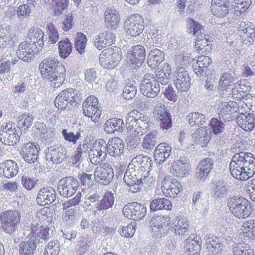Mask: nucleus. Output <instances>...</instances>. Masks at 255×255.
I'll return each mask as SVG.
<instances>
[{
    "label": "nucleus",
    "mask_w": 255,
    "mask_h": 255,
    "mask_svg": "<svg viewBox=\"0 0 255 255\" xmlns=\"http://www.w3.org/2000/svg\"><path fill=\"white\" fill-rule=\"evenodd\" d=\"M240 235L249 239L255 238V219L248 220L243 223Z\"/></svg>",
    "instance_id": "41"
},
{
    "label": "nucleus",
    "mask_w": 255,
    "mask_h": 255,
    "mask_svg": "<svg viewBox=\"0 0 255 255\" xmlns=\"http://www.w3.org/2000/svg\"><path fill=\"white\" fill-rule=\"evenodd\" d=\"M173 84L177 90L181 92L187 91L191 85V78L187 70L178 67L174 72Z\"/></svg>",
    "instance_id": "16"
},
{
    "label": "nucleus",
    "mask_w": 255,
    "mask_h": 255,
    "mask_svg": "<svg viewBox=\"0 0 255 255\" xmlns=\"http://www.w3.org/2000/svg\"><path fill=\"white\" fill-rule=\"evenodd\" d=\"M170 171L175 176L180 178L187 176L188 172V168L187 165L179 160H177L172 163Z\"/></svg>",
    "instance_id": "47"
},
{
    "label": "nucleus",
    "mask_w": 255,
    "mask_h": 255,
    "mask_svg": "<svg viewBox=\"0 0 255 255\" xmlns=\"http://www.w3.org/2000/svg\"><path fill=\"white\" fill-rule=\"evenodd\" d=\"M251 4V0H235L232 6L237 15H241L248 10Z\"/></svg>",
    "instance_id": "52"
},
{
    "label": "nucleus",
    "mask_w": 255,
    "mask_h": 255,
    "mask_svg": "<svg viewBox=\"0 0 255 255\" xmlns=\"http://www.w3.org/2000/svg\"><path fill=\"white\" fill-rule=\"evenodd\" d=\"M56 198L55 190L51 187H45L41 188L38 192L36 201L41 206L50 205L54 202Z\"/></svg>",
    "instance_id": "30"
},
{
    "label": "nucleus",
    "mask_w": 255,
    "mask_h": 255,
    "mask_svg": "<svg viewBox=\"0 0 255 255\" xmlns=\"http://www.w3.org/2000/svg\"><path fill=\"white\" fill-rule=\"evenodd\" d=\"M106 145L105 141L102 138L96 140L93 143L89 155L90 160L93 164L97 165L102 161L101 156Z\"/></svg>",
    "instance_id": "26"
},
{
    "label": "nucleus",
    "mask_w": 255,
    "mask_h": 255,
    "mask_svg": "<svg viewBox=\"0 0 255 255\" xmlns=\"http://www.w3.org/2000/svg\"><path fill=\"white\" fill-rule=\"evenodd\" d=\"M130 163L132 164L134 167L146 178L151 170L152 160L148 156L139 155L133 159Z\"/></svg>",
    "instance_id": "23"
},
{
    "label": "nucleus",
    "mask_w": 255,
    "mask_h": 255,
    "mask_svg": "<svg viewBox=\"0 0 255 255\" xmlns=\"http://www.w3.org/2000/svg\"><path fill=\"white\" fill-rule=\"evenodd\" d=\"M235 81V78L231 72H225L219 80V87L222 91L227 90L234 84Z\"/></svg>",
    "instance_id": "50"
},
{
    "label": "nucleus",
    "mask_w": 255,
    "mask_h": 255,
    "mask_svg": "<svg viewBox=\"0 0 255 255\" xmlns=\"http://www.w3.org/2000/svg\"><path fill=\"white\" fill-rule=\"evenodd\" d=\"M37 248L36 242L30 238L22 241L19 244V253L20 255H33Z\"/></svg>",
    "instance_id": "45"
},
{
    "label": "nucleus",
    "mask_w": 255,
    "mask_h": 255,
    "mask_svg": "<svg viewBox=\"0 0 255 255\" xmlns=\"http://www.w3.org/2000/svg\"><path fill=\"white\" fill-rule=\"evenodd\" d=\"M104 18L105 25L108 28L111 30L117 28L120 23V16L117 10L111 8L106 9Z\"/></svg>",
    "instance_id": "35"
},
{
    "label": "nucleus",
    "mask_w": 255,
    "mask_h": 255,
    "mask_svg": "<svg viewBox=\"0 0 255 255\" xmlns=\"http://www.w3.org/2000/svg\"><path fill=\"white\" fill-rule=\"evenodd\" d=\"M136 231L135 226L131 223L120 228L118 231L120 235L125 238L132 237Z\"/></svg>",
    "instance_id": "62"
},
{
    "label": "nucleus",
    "mask_w": 255,
    "mask_h": 255,
    "mask_svg": "<svg viewBox=\"0 0 255 255\" xmlns=\"http://www.w3.org/2000/svg\"><path fill=\"white\" fill-rule=\"evenodd\" d=\"M187 118L191 126H200L205 123V116L198 112L189 113Z\"/></svg>",
    "instance_id": "54"
},
{
    "label": "nucleus",
    "mask_w": 255,
    "mask_h": 255,
    "mask_svg": "<svg viewBox=\"0 0 255 255\" xmlns=\"http://www.w3.org/2000/svg\"><path fill=\"white\" fill-rule=\"evenodd\" d=\"M84 115L94 122H98L102 114V110L98 98L91 95L86 98L82 104Z\"/></svg>",
    "instance_id": "11"
},
{
    "label": "nucleus",
    "mask_w": 255,
    "mask_h": 255,
    "mask_svg": "<svg viewBox=\"0 0 255 255\" xmlns=\"http://www.w3.org/2000/svg\"><path fill=\"white\" fill-rule=\"evenodd\" d=\"M231 175L236 179L245 181L252 177L255 172V158L251 153L235 154L230 163Z\"/></svg>",
    "instance_id": "3"
},
{
    "label": "nucleus",
    "mask_w": 255,
    "mask_h": 255,
    "mask_svg": "<svg viewBox=\"0 0 255 255\" xmlns=\"http://www.w3.org/2000/svg\"><path fill=\"white\" fill-rule=\"evenodd\" d=\"M149 225L153 236L160 238L168 235L171 231L174 232L175 235L183 236L188 233L190 228L189 222L181 216L176 217L173 226L171 224L170 218L167 215L153 217Z\"/></svg>",
    "instance_id": "1"
},
{
    "label": "nucleus",
    "mask_w": 255,
    "mask_h": 255,
    "mask_svg": "<svg viewBox=\"0 0 255 255\" xmlns=\"http://www.w3.org/2000/svg\"><path fill=\"white\" fill-rule=\"evenodd\" d=\"M187 22L189 33L195 37L194 46L196 52L199 54L210 53L212 50V44L209 38H206L204 27L192 18H188Z\"/></svg>",
    "instance_id": "4"
},
{
    "label": "nucleus",
    "mask_w": 255,
    "mask_h": 255,
    "mask_svg": "<svg viewBox=\"0 0 255 255\" xmlns=\"http://www.w3.org/2000/svg\"><path fill=\"white\" fill-rule=\"evenodd\" d=\"M49 230L50 228L47 225H42L39 227L38 223L31 224L28 238H30L35 242L38 239L47 240L49 237Z\"/></svg>",
    "instance_id": "33"
},
{
    "label": "nucleus",
    "mask_w": 255,
    "mask_h": 255,
    "mask_svg": "<svg viewBox=\"0 0 255 255\" xmlns=\"http://www.w3.org/2000/svg\"><path fill=\"white\" fill-rule=\"evenodd\" d=\"M237 34L243 43L250 45L255 40V26L251 22H242L238 27Z\"/></svg>",
    "instance_id": "20"
},
{
    "label": "nucleus",
    "mask_w": 255,
    "mask_h": 255,
    "mask_svg": "<svg viewBox=\"0 0 255 255\" xmlns=\"http://www.w3.org/2000/svg\"><path fill=\"white\" fill-rule=\"evenodd\" d=\"M68 103L72 104L80 99V94L78 91L73 88H67L61 92Z\"/></svg>",
    "instance_id": "56"
},
{
    "label": "nucleus",
    "mask_w": 255,
    "mask_h": 255,
    "mask_svg": "<svg viewBox=\"0 0 255 255\" xmlns=\"http://www.w3.org/2000/svg\"><path fill=\"white\" fill-rule=\"evenodd\" d=\"M216 118H213L211 119L209 127L210 130L214 134L217 135L222 132L224 130V124Z\"/></svg>",
    "instance_id": "60"
},
{
    "label": "nucleus",
    "mask_w": 255,
    "mask_h": 255,
    "mask_svg": "<svg viewBox=\"0 0 255 255\" xmlns=\"http://www.w3.org/2000/svg\"><path fill=\"white\" fill-rule=\"evenodd\" d=\"M21 214L18 210H7L0 213L1 229L8 234H12L17 230L21 221Z\"/></svg>",
    "instance_id": "6"
},
{
    "label": "nucleus",
    "mask_w": 255,
    "mask_h": 255,
    "mask_svg": "<svg viewBox=\"0 0 255 255\" xmlns=\"http://www.w3.org/2000/svg\"><path fill=\"white\" fill-rule=\"evenodd\" d=\"M145 178V177L134 167L132 164L129 163L124 174L123 180L128 186L129 191L134 193L140 191L143 180Z\"/></svg>",
    "instance_id": "9"
},
{
    "label": "nucleus",
    "mask_w": 255,
    "mask_h": 255,
    "mask_svg": "<svg viewBox=\"0 0 255 255\" xmlns=\"http://www.w3.org/2000/svg\"><path fill=\"white\" fill-rule=\"evenodd\" d=\"M122 53L117 47L105 49L99 55L100 64L104 68L111 69L116 67L122 59Z\"/></svg>",
    "instance_id": "8"
},
{
    "label": "nucleus",
    "mask_w": 255,
    "mask_h": 255,
    "mask_svg": "<svg viewBox=\"0 0 255 255\" xmlns=\"http://www.w3.org/2000/svg\"><path fill=\"white\" fill-rule=\"evenodd\" d=\"M123 213L127 218L139 220L145 216L146 208L144 205L136 202L129 203L124 207Z\"/></svg>",
    "instance_id": "19"
},
{
    "label": "nucleus",
    "mask_w": 255,
    "mask_h": 255,
    "mask_svg": "<svg viewBox=\"0 0 255 255\" xmlns=\"http://www.w3.org/2000/svg\"><path fill=\"white\" fill-rule=\"evenodd\" d=\"M14 43L12 35L7 28H3L0 30V48H5L8 45Z\"/></svg>",
    "instance_id": "51"
},
{
    "label": "nucleus",
    "mask_w": 255,
    "mask_h": 255,
    "mask_svg": "<svg viewBox=\"0 0 255 255\" xmlns=\"http://www.w3.org/2000/svg\"><path fill=\"white\" fill-rule=\"evenodd\" d=\"M126 140L131 145H136L140 142L139 132L137 131L135 128L127 129Z\"/></svg>",
    "instance_id": "55"
},
{
    "label": "nucleus",
    "mask_w": 255,
    "mask_h": 255,
    "mask_svg": "<svg viewBox=\"0 0 255 255\" xmlns=\"http://www.w3.org/2000/svg\"><path fill=\"white\" fill-rule=\"evenodd\" d=\"M164 59V53L160 50L155 48L149 52L147 58V63L151 68H155Z\"/></svg>",
    "instance_id": "44"
},
{
    "label": "nucleus",
    "mask_w": 255,
    "mask_h": 255,
    "mask_svg": "<svg viewBox=\"0 0 255 255\" xmlns=\"http://www.w3.org/2000/svg\"><path fill=\"white\" fill-rule=\"evenodd\" d=\"M229 0H212L211 4L212 13L218 18H224L230 13Z\"/></svg>",
    "instance_id": "25"
},
{
    "label": "nucleus",
    "mask_w": 255,
    "mask_h": 255,
    "mask_svg": "<svg viewBox=\"0 0 255 255\" xmlns=\"http://www.w3.org/2000/svg\"><path fill=\"white\" fill-rule=\"evenodd\" d=\"M18 171L17 163L12 160H7L0 164V176L11 178L15 176Z\"/></svg>",
    "instance_id": "38"
},
{
    "label": "nucleus",
    "mask_w": 255,
    "mask_h": 255,
    "mask_svg": "<svg viewBox=\"0 0 255 255\" xmlns=\"http://www.w3.org/2000/svg\"><path fill=\"white\" fill-rule=\"evenodd\" d=\"M45 4L51 5L53 14L55 16H59L63 13L64 10L67 8L69 0H41Z\"/></svg>",
    "instance_id": "43"
},
{
    "label": "nucleus",
    "mask_w": 255,
    "mask_h": 255,
    "mask_svg": "<svg viewBox=\"0 0 255 255\" xmlns=\"http://www.w3.org/2000/svg\"><path fill=\"white\" fill-rule=\"evenodd\" d=\"M237 123L243 130L251 131L255 126V116L252 113H241L237 118Z\"/></svg>",
    "instance_id": "36"
},
{
    "label": "nucleus",
    "mask_w": 255,
    "mask_h": 255,
    "mask_svg": "<svg viewBox=\"0 0 255 255\" xmlns=\"http://www.w3.org/2000/svg\"><path fill=\"white\" fill-rule=\"evenodd\" d=\"M72 49V44L68 38L61 40L58 42V52L61 58L65 59L68 57Z\"/></svg>",
    "instance_id": "49"
},
{
    "label": "nucleus",
    "mask_w": 255,
    "mask_h": 255,
    "mask_svg": "<svg viewBox=\"0 0 255 255\" xmlns=\"http://www.w3.org/2000/svg\"><path fill=\"white\" fill-rule=\"evenodd\" d=\"M171 153V147L165 142L159 144L154 150V158L156 163L160 164L169 158Z\"/></svg>",
    "instance_id": "37"
},
{
    "label": "nucleus",
    "mask_w": 255,
    "mask_h": 255,
    "mask_svg": "<svg viewBox=\"0 0 255 255\" xmlns=\"http://www.w3.org/2000/svg\"><path fill=\"white\" fill-rule=\"evenodd\" d=\"M161 189L166 197L171 198H177L183 191L181 183L170 176H165L162 180Z\"/></svg>",
    "instance_id": "13"
},
{
    "label": "nucleus",
    "mask_w": 255,
    "mask_h": 255,
    "mask_svg": "<svg viewBox=\"0 0 255 255\" xmlns=\"http://www.w3.org/2000/svg\"><path fill=\"white\" fill-rule=\"evenodd\" d=\"M206 54H201L197 57L196 65L194 67V71L197 75H202L212 65L210 57Z\"/></svg>",
    "instance_id": "40"
},
{
    "label": "nucleus",
    "mask_w": 255,
    "mask_h": 255,
    "mask_svg": "<svg viewBox=\"0 0 255 255\" xmlns=\"http://www.w3.org/2000/svg\"><path fill=\"white\" fill-rule=\"evenodd\" d=\"M114 202L113 194L111 192H106L103 199L100 201L97 208L99 210H106L112 206Z\"/></svg>",
    "instance_id": "57"
},
{
    "label": "nucleus",
    "mask_w": 255,
    "mask_h": 255,
    "mask_svg": "<svg viewBox=\"0 0 255 255\" xmlns=\"http://www.w3.org/2000/svg\"><path fill=\"white\" fill-rule=\"evenodd\" d=\"M144 24V19L142 15L132 14L126 19L123 24V29L127 36L135 37L143 32Z\"/></svg>",
    "instance_id": "7"
},
{
    "label": "nucleus",
    "mask_w": 255,
    "mask_h": 255,
    "mask_svg": "<svg viewBox=\"0 0 255 255\" xmlns=\"http://www.w3.org/2000/svg\"><path fill=\"white\" fill-rule=\"evenodd\" d=\"M39 146L34 142H28L21 149V154L24 160L29 163H34L38 158Z\"/></svg>",
    "instance_id": "28"
},
{
    "label": "nucleus",
    "mask_w": 255,
    "mask_h": 255,
    "mask_svg": "<svg viewBox=\"0 0 255 255\" xmlns=\"http://www.w3.org/2000/svg\"><path fill=\"white\" fill-rule=\"evenodd\" d=\"M228 207L232 214L238 219L249 217L252 212L251 202L243 197H233L228 201Z\"/></svg>",
    "instance_id": "5"
},
{
    "label": "nucleus",
    "mask_w": 255,
    "mask_h": 255,
    "mask_svg": "<svg viewBox=\"0 0 255 255\" xmlns=\"http://www.w3.org/2000/svg\"><path fill=\"white\" fill-rule=\"evenodd\" d=\"M39 70L42 77L49 81L53 89L60 87L66 80V67L56 58L44 59L39 64Z\"/></svg>",
    "instance_id": "2"
},
{
    "label": "nucleus",
    "mask_w": 255,
    "mask_h": 255,
    "mask_svg": "<svg viewBox=\"0 0 255 255\" xmlns=\"http://www.w3.org/2000/svg\"><path fill=\"white\" fill-rule=\"evenodd\" d=\"M172 207L171 202L164 197L154 199L150 204V210L153 212L163 210L170 211Z\"/></svg>",
    "instance_id": "42"
},
{
    "label": "nucleus",
    "mask_w": 255,
    "mask_h": 255,
    "mask_svg": "<svg viewBox=\"0 0 255 255\" xmlns=\"http://www.w3.org/2000/svg\"><path fill=\"white\" fill-rule=\"evenodd\" d=\"M202 240L197 234L190 235L184 241V251L187 255H199Z\"/></svg>",
    "instance_id": "22"
},
{
    "label": "nucleus",
    "mask_w": 255,
    "mask_h": 255,
    "mask_svg": "<svg viewBox=\"0 0 255 255\" xmlns=\"http://www.w3.org/2000/svg\"><path fill=\"white\" fill-rule=\"evenodd\" d=\"M87 39L85 35L81 32H78L75 38L74 44L77 51L82 54L84 52Z\"/></svg>",
    "instance_id": "58"
},
{
    "label": "nucleus",
    "mask_w": 255,
    "mask_h": 255,
    "mask_svg": "<svg viewBox=\"0 0 255 255\" xmlns=\"http://www.w3.org/2000/svg\"><path fill=\"white\" fill-rule=\"evenodd\" d=\"M106 146L107 152L111 156L119 157L124 153V144L119 137L110 139Z\"/></svg>",
    "instance_id": "31"
},
{
    "label": "nucleus",
    "mask_w": 255,
    "mask_h": 255,
    "mask_svg": "<svg viewBox=\"0 0 255 255\" xmlns=\"http://www.w3.org/2000/svg\"><path fill=\"white\" fill-rule=\"evenodd\" d=\"M205 245L209 254L217 255L223 251V246L220 242V239L214 235H209L206 237Z\"/></svg>",
    "instance_id": "34"
},
{
    "label": "nucleus",
    "mask_w": 255,
    "mask_h": 255,
    "mask_svg": "<svg viewBox=\"0 0 255 255\" xmlns=\"http://www.w3.org/2000/svg\"><path fill=\"white\" fill-rule=\"evenodd\" d=\"M78 187V182L76 178L66 176L58 181L57 189L61 195L68 198L76 193Z\"/></svg>",
    "instance_id": "18"
},
{
    "label": "nucleus",
    "mask_w": 255,
    "mask_h": 255,
    "mask_svg": "<svg viewBox=\"0 0 255 255\" xmlns=\"http://www.w3.org/2000/svg\"><path fill=\"white\" fill-rule=\"evenodd\" d=\"M158 132L156 131H151L146 135L142 142V146L145 149H151L156 143V138Z\"/></svg>",
    "instance_id": "53"
},
{
    "label": "nucleus",
    "mask_w": 255,
    "mask_h": 255,
    "mask_svg": "<svg viewBox=\"0 0 255 255\" xmlns=\"http://www.w3.org/2000/svg\"><path fill=\"white\" fill-rule=\"evenodd\" d=\"M34 118L32 115L23 113L20 115L17 119V126L22 131H27L31 127Z\"/></svg>",
    "instance_id": "46"
},
{
    "label": "nucleus",
    "mask_w": 255,
    "mask_h": 255,
    "mask_svg": "<svg viewBox=\"0 0 255 255\" xmlns=\"http://www.w3.org/2000/svg\"><path fill=\"white\" fill-rule=\"evenodd\" d=\"M153 115L162 130H168L172 127L171 115L164 105L155 107Z\"/></svg>",
    "instance_id": "17"
},
{
    "label": "nucleus",
    "mask_w": 255,
    "mask_h": 255,
    "mask_svg": "<svg viewBox=\"0 0 255 255\" xmlns=\"http://www.w3.org/2000/svg\"><path fill=\"white\" fill-rule=\"evenodd\" d=\"M34 46L28 40L21 42L16 51L18 57L25 62L30 61L35 53L39 52Z\"/></svg>",
    "instance_id": "24"
},
{
    "label": "nucleus",
    "mask_w": 255,
    "mask_h": 255,
    "mask_svg": "<svg viewBox=\"0 0 255 255\" xmlns=\"http://www.w3.org/2000/svg\"><path fill=\"white\" fill-rule=\"evenodd\" d=\"M146 57L144 47L138 44L132 46L127 52V62L136 69L140 67L144 63Z\"/></svg>",
    "instance_id": "15"
},
{
    "label": "nucleus",
    "mask_w": 255,
    "mask_h": 255,
    "mask_svg": "<svg viewBox=\"0 0 255 255\" xmlns=\"http://www.w3.org/2000/svg\"><path fill=\"white\" fill-rule=\"evenodd\" d=\"M141 93L148 98H153L160 92V85L153 74H146L142 81L140 87Z\"/></svg>",
    "instance_id": "12"
},
{
    "label": "nucleus",
    "mask_w": 255,
    "mask_h": 255,
    "mask_svg": "<svg viewBox=\"0 0 255 255\" xmlns=\"http://www.w3.org/2000/svg\"><path fill=\"white\" fill-rule=\"evenodd\" d=\"M171 68L168 63H164L162 68L156 74V79L158 83L160 82L163 85H166L169 82Z\"/></svg>",
    "instance_id": "48"
},
{
    "label": "nucleus",
    "mask_w": 255,
    "mask_h": 255,
    "mask_svg": "<svg viewBox=\"0 0 255 255\" xmlns=\"http://www.w3.org/2000/svg\"><path fill=\"white\" fill-rule=\"evenodd\" d=\"M113 177V169L111 166L108 163H104L97 167L94 173L95 181L101 184H108Z\"/></svg>",
    "instance_id": "21"
},
{
    "label": "nucleus",
    "mask_w": 255,
    "mask_h": 255,
    "mask_svg": "<svg viewBox=\"0 0 255 255\" xmlns=\"http://www.w3.org/2000/svg\"><path fill=\"white\" fill-rule=\"evenodd\" d=\"M62 133L66 141L71 142L74 144H76L77 141L81 137L80 132H77L76 134H74L73 132H68L66 129H63Z\"/></svg>",
    "instance_id": "63"
},
{
    "label": "nucleus",
    "mask_w": 255,
    "mask_h": 255,
    "mask_svg": "<svg viewBox=\"0 0 255 255\" xmlns=\"http://www.w3.org/2000/svg\"><path fill=\"white\" fill-rule=\"evenodd\" d=\"M138 113L137 110H132L128 114L126 121L127 129L136 127L137 121L138 120Z\"/></svg>",
    "instance_id": "61"
},
{
    "label": "nucleus",
    "mask_w": 255,
    "mask_h": 255,
    "mask_svg": "<svg viewBox=\"0 0 255 255\" xmlns=\"http://www.w3.org/2000/svg\"><path fill=\"white\" fill-rule=\"evenodd\" d=\"M239 104L235 101H230L221 103L218 113L220 120L229 122L234 120L239 112Z\"/></svg>",
    "instance_id": "14"
},
{
    "label": "nucleus",
    "mask_w": 255,
    "mask_h": 255,
    "mask_svg": "<svg viewBox=\"0 0 255 255\" xmlns=\"http://www.w3.org/2000/svg\"><path fill=\"white\" fill-rule=\"evenodd\" d=\"M20 134L13 123L7 122L0 127V140L5 145L14 146L20 140Z\"/></svg>",
    "instance_id": "10"
},
{
    "label": "nucleus",
    "mask_w": 255,
    "mask_h": 255,
    "mask_svg": "<svg viewBox=\"0 0 255 255\" xmlns=\"http://www.w3.org/2000/svg\"><path fill=\"white\" fill-rule=\"evenodd\" d=\"M60 251V244L57 240L50 241L45 248L43 255H57Z\"/></svg>",
    "instance_id": "59"
},
{
    "label": "nucleus",
    "mask_w": 255,
    "mask_h": 255,
    "mask_svg": "<svg viewBox=\"0 0 255 255\" xmlns=\"http://www.w3.org/2000/svg\"><path fill=\"white\" fill-rule=\"evenodd\" d=\"M116 36L111 31H105L100 33L94 40V45L99 50L112 46L115 41Z\"/></svg>",
    "instance_id": "27"
},
{
    "label": "nucleus",
    "mask_w": 255,
    "mask_h": 255,
    "mask_svg": "<svg viewBox=\"0 0 255 255\" xmlns=\"http://www.w3.org/2000/svg\"><path fill=\"white\" fill-rule=\"evenodd\" d=\"M103 127L106 134H112L116 132H122L124 129V124L122 119L113 117L107 120Z\"/></svg>",
    "instance_id": "32"
},
{
    "label": "nucleus",
    "mask_w": 255,
    "mask_h": 255,
    "mask_svg": "<svg viewBox=\"0 0 255 255\" xmlns=\"http://www.w3.org/2000/svg\"><path fill=\"white\" fill-rule=\"evenodd\" d=\"M44 33L43 30L39 27L33 26L29 30L26 40L41 51L44 46Z\"/></svg>",
    "instance_id": "29"
},
{
    "label": "nucleus",
    "mask_w": 255,
    "mask_h": 255,
    "mask_svg": "<svg viewBox=\"0 0 255 255\" xmlns=\"http://www.w3.org/2000/svg\"><path fill=\"white\" fill-rule=\"evenodd\" d=\"M213 164V160L210 158H205L201 160L196 168L198 178L205 179L211 171Z\"/></svg>",
    "instance_id": "39"
},
{
    "label": "nucleus",
    "mask_w": 255,
    "mask_h": 255,
    "mask_svg": "<svg viewBox=\"0 0 255 255\" xmlns=\"http://www.w3.org/2000/svg\"><path fill=\"white\" fill-rule=\"evenodd\" d=\"M233 255H255V252L249 246H236L233 248Z\"/></svg>",
    "instance_id": "64"
}]
</instances>
